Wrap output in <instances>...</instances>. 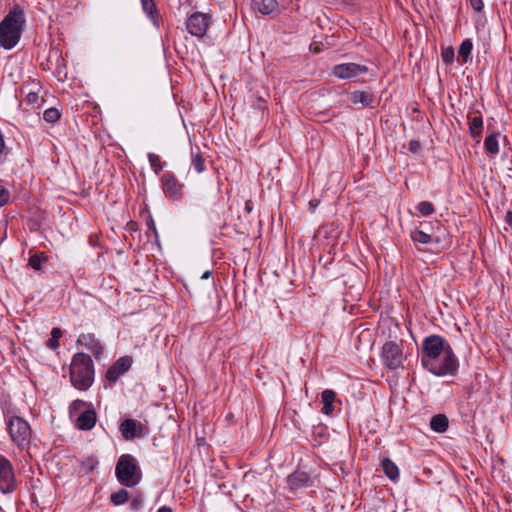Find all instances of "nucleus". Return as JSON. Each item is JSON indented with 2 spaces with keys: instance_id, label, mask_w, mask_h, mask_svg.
Listing matches in <instances>:
<instances>
[{
  "instance_id": "e433bc0d",
  "label": "nucleus",
  "mask_w": 512,
  "mask_h": 512,
  "mask_svg": "<svg viewBox=\"0 0 512 512\" xmlns=\"http://www.w3.org/2000/svg\"><path fill=\"white\" fill-rule=\"evenodd\" d=\"M84 406H86V402H84L82 400H75L70 405V415L71 416L75 415Z\"/></svg>"
},
{
  "instance_id": "f3484780",
  "label": "nucleus",
  "mask_w": 512,
  "mask_h": 512,
  "mask_svg": "<svg viewBox=\"0 0 512 512\" xmlns=\"http://www.w3.org/2000/svg\"><path fill=\"white\" fill-rule=\"evenodd\" d=\"M254 10L263 15H269L278 8L277 0H252Z\"/></svg>"
},
{
  "instance_id": "4c0bfd02",
  "label": "nucleus",
  "mask_w": 512,
  "mask_h": 512,
  "mask_svg": "<svg viewBox=\"0 0 512 512\" xmlns=\"http://www.w3.org/2000/svg\"><path fill=\"white\" fill-rule=\"evenodd\" d=\"M421 143L418 140H411L409 142V151L412 153H418L421 150Z\"/></svg>"
},
{
  "instance_id": "ea45409f",
  "label": "nucleus",
  "mask_w": 512,
  "mask_h": 512,
  "mask_svg": "<svg viewBox=\"0 0 512 512\" xmlns=\"http://www.w3.org/2000/svg\"><path fill=\"white\" fill-rule=\"evenodd\" d=\"M470 4H471L472 8L477 12L482 11V9L484 7L482 0H470Z\"/></svg>"
},
{
  "instance_id": "9d476101",
  "label": "nucleus",
  "mask_w": 512,
  "mask_h": 512,
  "mask_svg": "<svg viewBox=\"0 0 512 512\" xmlns=\"http://www.w3.org/2000/svg\"><path fill=\"white\" fill-rule=\"evenodd\" d=\"M368 68L357 63H343L333 67V75L340 79H351L366 73Z\"/></svg>"
},
{
  "instance_id": "1a4fd4ad",
  "label": "nucleus",
  "mask_w": 512,
  "mask_h": 512,
  "mask_svg": "<svg viewBox=\"0 0 512 512\" xmlns=\"http://www.w3.org/2000/svg\"><path fill=\"white\" fill-rule=\"evenodd\" d=\"M15 487L16 480L12 463L6 457L0 455V491L11 493Z\"/></svg>"
},
{
  "instance_id": "f8f14e48",
  "label": "nucleus",
  "mask_w": 512,
  "mask_h": 512,
  "mask_svg": "<svg viewBox=\"0 0 512 512\" xmlns=\"http://www.w3.org/2000/svg\"><path fill=\"white\" fill-rule=\"evenodd\" d=\"M164 193L173 199L182 197L183 184L179 183L175 176L169 172L163 174L161 178Z\"/></svg>"
},
{
  "instance_id": "bb28decb",
  "label": "nucleus",
  "mask_w": 512,
  "mask_h": 512,
  "mask_svg": "<svg viewBox=\"0 0 512 512\" xmlns=\"http://www.w3.org/2000/svg\"><path fill=\"white\" fill-rule=\"evenodd\" d=\"M62 336V330L58 327H55L51 331V337L47 340L46 345L50 349H57L59 347V339Z\"/></svg>"
},
{
  "instance_id": "2f4dec72",
  "label": "nucleus",
  "mask_w": 512,
  "mask_h": 512,
  "mask_svg": "<svg viewBox=\"0 0 512 512\" xmlns=\"http://www.w3.org/2000/svg\"><path fill=\"white\" fill-rule=\"evenodd\" d=\"M43 118L48 123H55L60 118V113L56 108L46 109Z\"/></svg>"
},
{
  "instance_id": "c756f323",
  "label": "nucleus",
  "mask_w": 512,
  "mask_h": 512,
  "mask_svg": "<svg viewBox=\"0 0 512 512\" xmlns=\"http://www.w3.org/2000/svg\"><path fill=\"white\" fill-rule=\"evenodd\" d=\"M416 209L422 216H429L435 211L433 204L428 201H422L418 203Z\"/></svg>"
},
{
  "instance_id": "412c9836",
  "label": "nucleus",
  "mask_w": 512,
  "mask_h": 512,
  "mask_svg": "<svg viewBox=\"0 0 512 512\" xmlns=\"http://www.w3.org/2000/svg\"><path fill=\"white\" fill-rule=\"evenodd\" d=\"M449 421L446 415L437 414L431 418L430 427L433 431L443 433L448 429Z\"/></svg>"
},
{
  "instance_id": "4be33fe9",
  "label": "nucleus",
  "mask_w": 512,
  "mask_h": 512,
  "mask_svg": "<svg viewBox=\"0 0 512 512\" xmlns=\"http://www.w3.org/2000/svg\"><path fill=\"white\" fill-rule=\"evenodd\" d=\"M382 469L385 475L391 480L396 481L399 478V469L397 465L389 458L382 460Z\"/></svg>"
},
{
  "instance_id": "6e6552de",
  "label": "nucleus",
  "mask_w": 512,
  "mask_h": 512,
  "mask_svg": "<svg viewBox=\"0 0 512 512\" xmlns=\"http://www.w3.org/2000/svg\"><path fill=\"white\" fill-rule=\"evenodd\" d=\"M382 360L389 369H396L403 363L402 347L393 342H386L382 347Z\"/></svg>"
},
{
  "instance_id": "6ab92c4d",
  "label": "nucleus",
  "mask_w": 512,
  "mask_h": 512,
  "mask_svg": "<svg viewBox=\"0 0 512 512\" xmlns=\"http://www.w3.org/2000/svg\"><path fill=\"white\" fill-rule=\"evenodd\" d=\"M336 394L333 390L326 389L321 394L323 402L322 412L326 415H331L334 410L333 402L335 401Z\"/></svg>"
},
{
  "instance_id": "49530a36",
  "label": "nucleus",
  "mask_w": 512,
  "mask_h": 512,
  "mask_svg": "<svg viewBox=\"0 0 512 512\" xmlns=\"http://www.w3.org/2000/svg\"><path fill=\"white\" fill-rule=\"evenodd\" d=\"M314 52H315V53H318V52H319V49H318V48H315V49H314Z\"/></svg>"
},
{
  "instance_id": "c03bdc74",
  "label": "nucleus",
  "mask_w": 512,
  "mask_h": 512,
  "mask_svg": "<svg viewBox=\"0 0 512 512\" xmlns=\"http://www.w3.org/2000/svg\"><path fill=\"white\" fill-rule=\"evenodd\" d=\"M4 147H5L4 139H3L2 134L0 133V153L3 151Z\"/></svg>"
},
{
  "instance_id": "ddd939ff",
  "label": "nucleus",
  "mask_w": 512,
  "mask_h": 512,
  "mask_svg": "<svg viewBox=\"0 0 512 512\" xmlns=\"http://www.w3.org/2000/svg\"><path fill=\"white\" fill-rule=\"evenodd\" d=\"M132 364V358L124 356L119 358L106 372V378L109 382H116L120 376L129 370Z\"/></svg>"
},
{
  "instance_id": "f03ea898",
  "label": "nucleus",
  "mask_w": 512,
  "mask_h": 512,
  "mask_svg": "<svg viewBox=\"0 0 512 512\" xmlns=\"http://www.w3.org/2000/svg\"><path fill=\"white\" fill-rule=\"evenodd\" d=\"M70 381L73 387L86 391L94 381V365L91 357L85 353H76L70 365Z\"/></svg>"
},
{
  "instance_id": "f257e3e1",
  "label": "nucleus",
  "mask_w": 512,
  "mask_h": 512,
  "mask_svg": "<svg viewBox=\"0 0 512 512\" xmlns=\"http://www.w3.org/2000/svg\"><path fill=\"white\" fill-rule=\"evenodd\" d=\"M25 21L23 9L15 4L0 23V47L10 50L18 44Z\"/></svg>"
},
{
  "instance_id": "a18cd8bd",
  "label": "nucleus",
  "mask_w": 512,
  "mask_h": 512,
  "mask_svg": "<svg viewBox=\"0 0 512 512\" xmlns=\"http://www.w3.org/2000/svg\"><path fill=\"white\" fill-rule=\"evenodd\" d=\"M211 276V271H206L201 276L202 279H208Z\"/></svg>"
},
{
  "instance_id": "2eb2a0df",
  "label": "nucleus",
  "mask_w": 512,
  "mask_h": 512,
  "mask_svg": "<svg viewBox=\"0 0 512 512\" xmlns=\"http://www.w3.org/2000/svg\"><path fill=\"white\" fill-rule=\"evenodd\" d=\"M287 482L289 488L293 491L311 486V478L308 473L304 471H295L288 476Z\"/></svg>"
},
{
  "instance_id": "b1692460",
  "label": "nucleus",
  "mask_w": 512,
  "mask_h": 512,
  "mask_svg": "<svg viewBox=\"0 0 512 512\" xmlns=\"http://www.w3.org/2000/svg\"><path fill=\"white\" fill-rule=\"evenodd\" d=\"M141 5H142L143 11L153 21V24L155 26H158V22H157L158 11H157L154 1L153 0H141Z\"/></svg>"
},
{
  "instance_id": "aec40b11",
  "label": "nucleus",
  "mask_w": 512,
  "mask_h": 512,
  "mask_svg": "<svg viewBox=\"0 0 512 512\" xmlns=\"http://www.w3.org/2000/svg\"><path fill=\"white\" fill-rule=\"evenodd\" d=\"M483 130V118L482 116H474L469 120V133L473 139L480 141V137Z\"/></svg>"
},
{
  "instance_id": "423d86ee",
  "label": "nucleus",
  "mask_w": 512,
  "mask_h": 512,
  "mask_svg": "<svg viewBox=\"0 0 512 512\" xmlns=\"http://www.w3.org/2000/svg\"><path fill=\"white\" fill-rule=\"evenodd\" d=\"M436 366L439 368H425L435 376L442 377L447 375H455L458 371L459 362L453 350H448L441 357L437 358Z\"/></svg>"
},
{
  "instance_id": "cd10ccee",
  "label": "nucleus",
  "mask_w": 512,
  "mask_h": 512,
  "mask_svg": "<svg viewBox=\"0 0 512 512\" xmlns=\"http://www.w3.org/2000/svg\"><path fill=\"white\" fill-rule=\"evenodd\" d=\"M110 498H111V502L114 505H122L128 500L129 493L125 489H120L119 491L111 494Z\"/></svg>"
},
{
  "instance_id": "58836bf2",
  "label": "nucleus",
  "mask_w": 512,
  "mask_h": 512,
  "mask_svg": "<svg viewBox=\"0 0 512 512\" xmlns=\"http://www.w3.org/2000/svg\"><path fill=\"white\" fill-rule=\"evenodd\" d=\"M38 100H39V95L38 93L36 92H30L28 93V95L26 96V101L27 103L31 104V105H35L38 103Z\"/></svg>"
},
{
  "instance_id": "c85d7f7f",
  "label": "nucleus",
  "mask_w": 512,
  "mask_h": 512,
  "mask_svg": "<svg viewBox=\"0 0 512 512\" xmlns=\"http://www.w3.org/2000/svg\"><path fill=\"white\" fill-rule=\"evenodd\" d=\"M412 240L416 243L428 244L431 241V236L421 230H415L411 233Z\"/></svg>"
},
{
  "instance_id": "393cba45",
  "label": "nucleus",
  "mask_w": 512,
  "mask_h": 512,
  "mask_svg": "<svg viewBox=\"0 0 512 512\" xmlns=\"http://www.w3.org/2000/svg\"><path fill=\"white\" fill-rule=\"evenodd\" d=\"M191 166L197 173H202L205 171V159L201 155L199 151L194 152L192 151L191 154Z\"/></svg>"
},
{
  "instance_id": "37998d69",
  "label": "nucleus",
  "mask_w": 512,
  "mask_h": 512,
  "mask_svg": "<svg viewBox=\"0 0 512 512\" xmlns=\"http://www.w3.org/2000/svg\"><path fill=\"white\" fill-rule=\"evenodd\" d=\"M157 512H173V510L170 507L162 506L158 509Z\"/></svg>"
},
{
  "instance_id": "7c9ffc66",
  "label": "nucleus",
  "mask_w": 512,
  "mask_h": 512,
  "mask_svg": "<svg viewBox=\"0 0 512 512\" xmlns=\"http://www.w3.org/2000/svg\"><path fill=\"white\" fill-rule=\"evenodd\" d=\"M149 163L151 165V168L154 170L156 174H158L162 168L163 164L161 162L160 157L157 154L149 153L148 154Z\"/></svg>"
},
{
  "instance_id": "9b49d317",
  "label": "nucleus",
  "mask_w": 512,
  "mask_h": 512,
  "mask_svg": "<svg viewBox=\"0 0 512 512\" xmlns=\"http://www.w3.org/2000/svg\"><path fill=\"white\" fill-rule=\"evenodd\" d=\"M122 436L126 440H131L136 437H142L147 434V428L141 422L135 419H125L120 425Z\"/></svg>"
},
{
  "instance_id": "a19ab883",
  "label": "nucleus",
  "mask_w": 512,
  "mask_h": 512,
  "mask_svg": "<svg viewBox=\"0 0 512 512\" xmlns=\"http://www.w3.org/2000/svg\"><path fill=\"white\" fill-rule=\"evenodd\" d=\"M131 509L135 510V509H138L141 505V499H138V498H134L131 503Z\"/></svg>"
},
{
  "instance_id": "a878e982",
  "label": "nucleus",
  "mask_w": 512,
  "mask_h": 512,
  "mask_svg": "<svg viewBox=\"0 0 512 512\" xmlns=\"http://www.w3.org/2000/svg\"><path fill=\"white\" fill-rule=\"evenodd\" d=\"M472 48H473V44L470 39H466L461 43V45L459 47L458 54H459V57L462 58L463 62L468 61L471 51H472Z\"/></svg>"
},
{
  "instance_id": "72a5a7b5",
  "label": "nucleus",
  "mask_w": 512,
  "mask_h": 512,
  "mask_svg": "<svg viewBox=\"0 0 512 512\" xmlns=\"http://www.w3.org/2000/svg\"><path fill=\"white\" fill-rule=\"evenodd\" d=\"M99 462L95 457H88L83 461V467L87 471H93L97 466Z\"/></svg>"
},
{
  "instance_id": "4468645a",
  "label": "nucleus",
  "mask_w": 512,
  "mask_h": 512,
  "mask_svg": "<svg viewBox=\"0 0 512 512\" xmlns=\"http://www.w3.org/2000/svg\"><path fill=\"white\" fill-rule=\"evenodd\" d=\"M77 343L89 350L97 359L100 358L103 353L102 344L92 333L81 334L77 339Z\"/></svg>"
},
{
  "instance_id": "0eeeda50",
  "label": "nucleus",
  "mask_w": 512,
  "mask_h": 512,
  "mask_svg": "<svg viewBox=\"0 0 512 512\" xmlns=\"http://www.w3.org/2000/svg\"><path fill=\"white\" fill-rule=\"evenodd\" d=\"M210 22L209 14L195 12L187 18L186 28L191 35L201 38L206 34Z\"/></svg>"
},
{
  "instance_id": "5701e85b",
  "label": "nucleus",
  "mask_w": 512,
  "mask_h": 512,
  "mask_svg": "<svg viewBox=\"0 0 512 512\" xmlns=\"http://www.w3.org/2000/svg\"><path fill=\"white\" fill-rule=\"evenodd\" d=\"M350 100L353 104L369 106L373 102L372 94L366 91H354L351 93Z\"/></svg>"
},
{
  "instance_id": "dca6fc26",
  "label": "nucleus",
  "mask_w": 512,
  "mask_h": 512,
  "mask_svg": "<svg viewBox=\"0 0 512 512\" xmlns=\"http://www.w3.org/2000/svg\"><path fill=\"white\" fill-rule=\"evenodd\" d=\"M96 413L92 409L85 410L76 419V427L81 430H90L95 426Z\"/></svg>"
},
{
  "instance_id": "f704fd0d",
  "label": "nucleus",
  "mask_w": 512,
  "mask_h": 512,
  "mask_svg": "<svg viewBox=\"0 0 512 512\" xmlns=\"http://www.w3.org/2000/svg\"><path fill=\"white\" fill-rule=\"evenodd\" d=\"M442 59L446 64H450L454 59V49L452 47H448L442 51Z\"/></svg>"
},
{
  "instance_id": "20e7f679",
  "label": "nucleus",
  "mask_w": 512,
  "mask_h": 512,
  "mask_svg": "<svg viewBox=\"0 0 512 512\" xmlns=\"http://www.w3.org/2000/svg\"><path fill=\"white\" fill-rule=\"evenodd\" d=\"M115 475L117 480L126 487L136 486L142 478L138 461L130 454H123L119 457Z\"/></svg>"
},
{
  "instance_id": "a211bd4d",
  "label": "nucleus",
  "mask_w": 512,
  "mask_h": 512,
  "mask_svg": "<svg viewBox=\"0 0 512 512\" xmlns=\"http://www.w3.org/2000/svg\"><path fill=\"white\" fill-rule=\"evenodd\" d=\"M500 132L493 131L488 134L484 140V148L488 154L497 155L499 153L498 137Z\"/></svg>"
},
{
  "instance_id": "473e14b6",
  "label": "nucleus",
  "mask_w": 512,
  "mask_h": 512,
  "mask_svg": "<svg viewBox=\"0 0 512 512\" xmlns=\"http://www.w3.org/2000/svg\"><path fill=\"white\" fill-rule=\"evenodd\" d=\"M46 260H47V258H46V257H42V256H40V255H38V254H34V255H32V256L29 258V266H30L32 269H34V270L38 271V270H40V269H41L42 263H43L44 261H46Z\"/></svg>"
},
{
  "instance_id": "7ed1b4c3",
  "label": "nucleus",
  "mask_w": 512,
  "mask_h": 512,
  "mask_svg": "<svg viewBox=\"0 0 512 512\" xmlns=\"http://www.w3.org/2000/svg\"><path fill=\"white\" fill-rule=\"evenodd\" d=\"M453 350L449 342L440 335H430L423 339L421 345V364L424 368H436V361L446 351ZM440 366H437L439 368Z\"/></svg>"
},
{
  "instance_id": "c9c22d12",
  "label": "nucleus",
  "mask_w": 512,
  "mask_h": 512,
  "mask_svg": "<svg viewBox=\"0 0 512 512\" xmlns=\"http://www.w3.org/2000/svg\"><path fill=\"white\" fill-rule=\"evenodd\" d=\"M10 200V192L0 184V207L6 205Z\"/></svg>"
},
{
  "instance_id": "39448f33",
  "label": "nucleus",
  "mask_w": 512,
  "mask_h": 512,
  "mask_svg": "<svg viewBox=\"0 0 512 512\" xmlns=\"http://www.w3.org/2000/svg\"><path fill=\"white\" fill-rule=\"evenodd\" d=\"M6 429L12 442L21 450L29 447L32 437L30 424L19 416L6 418Z\"/></svg>"
},
{
  "instance_id": "79ce46f5",
  "label": "nucleus",
  "mask_w": 512,
  "mask_h": 512,
  "mask_svg": "<svg viewBox=\"0 0 512 512\" xmlns=\"http://www.w3.org/2000/svg\"><path fill=\"white\" fill-rule=\"evenodd\" d=\"M505 222L512 226V211H508L505 215Z\"/></svg>"
}]
</instances>
